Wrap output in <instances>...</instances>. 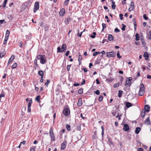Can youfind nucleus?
I'll return each instance as SVG.
<instances>
[{"mask_svg":"<svg viewBox=\"0 0 151 151\" xmlns=\"http://www.w3.org/2000/svg\"><path fill=\"white\" fill-rule=\"evenodd\" d=\"M150 106L148 105H145V108L143 109L141 112V116L144 118L145 114V112H149L150 111Z\"/></svg>","mask_w":151,"mask_h":151,"instance_id":"nucleus-1","label":"nucleus"},{"mask_svg":"<svg viewBox=\"0 0 151 151\" xmlns=\"http://www.w3.org/2000/svg\"><path fill=\"white\" fill-rule=\"evenodd\" d=\"M107 54L106 56L108 58L110 57H114L116 56V53L114 52V51H112L111 52H107Z\"/></svg>","mask_w":151,"mask_h":151,"instance_id":"nucleus-2","label":"nucleus"},{"mask_svg":"<svg viewBox=\"0 0 151 151\" xmlns=\"http://www.w3.org/2000/svg\"><path fill=\"white\" fill-rule=\"evenodd\" d=\"M132 80V77L127 78L126 79L125 85H127L129 86H130Z\"/></svg>","mask_w":151,"mask_h":151,"instance_id":"nucleus-3","label":"nucleus"},{"mask_svg":"<svg viewBox=\"0 0 151 151\" xmlns=\"http://www.w3.org/2000/svg\"><path fill=\"white\" fill-rule=\"evenodd\" d=\"M39 8V3L38 1L35 2L34 8V12H35Z\"/></svg>","mask_w":151,"mask_h":151,"instance_id":"nucleus-4","label":"nucleus"},{"mask_svg":"<svg viewBox=\"0 0 151 151\" xmlns=\"http://www.w3.org/2000/svg\"><path fill=\"white\" fill-rule=\"evenodd\" d=\"M70 113V111L68 109H65L63 110V113L66 116L68 115Z\"/></svg>","mask_w":151,"mask_h":151,"instance_id":"nucleus-5","label":"nucleus"},{"mask_svg":"<svg viewBox=\"0 0 151 151\" xmlns=\"http://www.w3.org/2000/svg\"><path fill=\"white\" fill-rule=\"evenodd\" d=\"M134 4L133 2L131 3L130 7L128 11L131 12L132 10L134 8Z\"/></svg>","mask_w":151,"mask_h":151,"instance_id":"nucleus-6","label":"nucleus"},{"mask_svg":"<svg viewBox=\"0 0 151 151\" xmlns=\"http://www.w3.org/2000/svg\"><path fill=\"white\" fill-rule=\"evenodd\" d=\"M67 142L66 141H64L63 143L61 145V149L62 150H64L66 147V144Z\"/></svg>","mask_w":151,"mask_h":151,"instance_id":"nucleus-7","label":"nucleus"},{"mask_svg":"<svg viewBox=\"0 0 151 151\" xmlns=\"http://www.w3.org/2000/svg\"><path fill=\"white\" fill-rule=\"evenodd\" d=\"M129 129V126L127 124L124 125L123 129L126 131H128Z\"/></svg>","mask_w":151,"mask_h":151,"instance_id":"nucleus-8","label":"nucleus"},{"mask_svg":"<svg viewBox=\"0 0 151 151\" xmlns=\"http://www.w3.org/2000/svg\"><path fill=\"white\" fill-rule=\"evenodd\" d=\"M145 123L147 125H151V122L150 121L149 118H147L146 119L145 121Z\"/></svg>","mask_w":151,"mask_h":151,"instance_id":"nucleus-9","label":"nucleus"},{"mask_svg":"<svg viewBox=\"0 0 151 151\" xmlns=\"http://www.w3.org/2000/svg\"><path fill=\"white\" fill-rule=\"evenodd\" d=\"M45 55H43V56L40 60V63L42 64H44L45 63Z\"/></svg>","mask_w":151,"mask_h":151,"instance_id":"nucleus-10","label":"nucleus"},{"mask_svg":"<svg viewBox=\"0 0 151 151\" xmlns=\"http://www.w3.org/2000/svg\"><path fill=\"white\" fill-rule=\"evenodd\" d=\"M67 49V46L65 44H64L61 47V50L63 52H65Z\"/></svg>","mask_w":151,"mask_h":151,"instance_id":"nucleus-11","label":"nucleus"},{"mask_svg":"<svg viewBox=\"0 0 151 151\" xmlns=\"http://www.w3.org/2000/svg\"><path fill=\"white\" fill-rule=\"evenodd\" d=\"M59 15L61 16H63L65 14V9L64 8L62 9L59 13Z\"/></svg>","mask_w":151,"mask_h":151,"instance_id":"nucleus-12","label":"nucleus"},{"mask_svg":"<svg viewBox=\"0 0 151 151\" xmlns=\"http://www.w3.org/2000/svg\"><path fill=\"white\" fill-rule=\"evenodd\" d=\"M14 55L11 56V58L9 59V60L8 62V65H9L10 64V63L14 59Z\"/></svg>","mask_w":151,"mask_h":151,"instance_id":"nucleus-13","label":"nucleus"},{"mask_svg":"<svg viewBox=\"0 0 151 151\" xmlns=\"http://www.w3.org/2000/svg\"><path fill=\"white\" fill-rule=\"evenodd\" d=\"M6 54V52L3 51L0 52V58H2Z\"/></svg>","mask_w":151,"mask_h":151,"instance_id":"nucleus-14","label":"nucleus"},{"mask_svg":"<svg viewBox=\"0 0 151 151\" xmlns=\"http://www.w3.org/2000/svg\"><path fill=\"white\" fill-rule=\"evenodd\" d=\"M123 92L122 91L119 90L118 91V96L119 98H121L122 96V95L123 93Z\"/></svg>","mask_w":151,"mask_h":151,"instance_id":"nucleus-15","label":"nucleus"},{"mask_svg":"<svg viewBox=\"0 0 151 151\" xmlns=\"http://www.w3.org/2000/svg\"><path fill=\"white\" fill-rule=\"evenodd\" d=\"M108 40H109L111 41V40H113V39H114V37L112 36V35H110V34H109L108 35Z\"/></svg>","mask_w":151,"mask_h":151,"instance_id":"nucleus-16","label":"nucleus"},{"mask_svg":"<svg viewBox=\"0 0 151 151\" xmlns=\"http://www.w3.org/2000/svg\"><path fill=\"white\" fill-rule=\"evenodd\" d=\"M140 130L141 129L140 127H137L136 128L135 130V132L136 134H138L140 131Z\"/></svg>","mask_w":151,"mask_h":151,"instance_id":"nucleus-17","label":"nucleus"},{"mask_svg":"<svg viewBox=\"0 0 151 151\" xmlns=\"http://www.w3.org/2000/svg\"><path fill=\"white\" fill-rule=\"evenodd\" d=\"M38 74L41 77H43L44 73L42 70H40L38 72Z\"/></svg>","mask_w":151,"mask_h":151,"instance_id":"nucleus-18","label":"nucleus"},{"mask_svg":"<svg viewBox=\"0 0 151 151\" xmlns=\"http://www.w3.org/2000/svg\"><path fill=\"white\" fill-rule=\"evenodd\" d=\"M143 56L145 58V59L146 60H147L148 58V55L147 52H145L144 53V54L143 55Z\"/></svg>","mask_w":151,"mask_h":151,"instance_id":"nucleus-19","label":"nucleus"},{"mask_svg":"<svg viewBox=\"0 0 151 151\" xmlns=\"http://www.w3.org/2000/svg\"><path fill=\"white\" fill-rule=\"evenodd\" d=\"M50 136L51 137V140L53 141H55V136L54 135V134H50Z\"/></svg>","mask_w":151,"mask_h":151,"instance_id":"nucleus-20","label":"nucleus"},{"mask_svg":"<svg viewBox=\"0 0 151 151\" xmlns=\"http://www.w3.org/2000/svg\"><path fill=\"white\" fill-rule=\"evenodd\" d=\"M139 91H144V86L143 83L141 84V87L140 88Z\"/></svg>","mask_w":151,"mask_h":151,"instance_id":"nucleus-21","label":"nucleus"},{"mask_svg":"<svg viewBox=\"0 0 151 151\" xmlns=\"http://www.w3.org/2000/svg\"><path fill=\"white\" fill-rule=\"evenodd\" d=\"M70 19L69 18H67L64 21L65 23L66 24H68L69 22Z\"/></svg>","mask_w":151,"mask_h":151,"instance_id":"nucleus-22","label":"nucleus"},{"mask_svg":"<svg viewBox=\"0 0 151 151\" xmlns=\"http://www.w3.org/2000/svg\"><path fill=\"white\" fill-rule=\"evenodd\" d=\"M80 98L78 100V101L77 103V105L78 106H81L82 105V103L81 101V99L80 100Z\"/></svg>","mask_w":151,"mask_h":151,"instance_id":"nucleus-23","label":"nucleus"},{"mask_svg":"<svg viewBox=\"0 0 151 151\" xmlns=\"http://www.w3.org/2000/svg\"><path fill=\"white\" fill-rule=\"evenodd\" d=\"M126 106L127 108H129V107L131 106H132V104L130 103H129V102H127L126 103Z\"/></svg>","mask_w":151,"mask_h":151,"instance_id":"nucleus-24","label":"nucleus"},{"mask_svg":"<svg viewBox=\"0 0 151 151\" xmlns=\"http://www.w3.org/2000/svg\"><path fill=\"white\" fill-rule=\"evenodd\" d=\"M101 59H98L95 62V64H99L101 61Z\"/></svg>","mask_w":151,"mask_h":151,"instance_id":"nucleus-25","label":"nucleus"},{"mask_svg":"<svg viewBox=\"0 0 151 151\" xmlns=\"http://www.w3.org/2000/svg\"><path fill=\"white\" fill-rule=\"evenodd\" d=\"M10 34V32L8 30H7L6 32L5 37L9 38Z\"/></svg>","mask_w":151,"mask_h":151,"instance_id":"nucleus-26","label":"nucleus"},{"mask_svg":"<svg viewBox=\"0 0 151 151\" xmlns=\"http://www.w3.org/2000/svg\"><path fill=\"white\" fill-rule=\"evenodd\" d=\"M49 26L47 24H46L44 27V29L45 31H48L49 29Z\"/></svg>","mask_w":151,"mask_h":151,"instance_id":"nucleus-27","label":"nucleus"},{"mask_svg":"<svg viewBox=\"0 0 151 151\" xmlns=\"http://www.w3.org/2000/svg\"><path fill=\"white\" fill-rule=\"evenodd\" d=\"M135 40L136 41H138L139 40V35L138 33H137L135 35Z\"/></svg>","mask_w":151,"mask_h":151,"instance_id":"nucleus-28","label":"nucleus"},{"mask_svg":"<svg viewBox=\"0 0 151 151\" xmlns=\"http://www.w3.org/2000/svg\"><path fill=\"white\" fill-rule=\"evenodd\" d=\"M144 92H145L144 91H139V96H142L144 94Z\"/></svg>","mask_w":151,"mask_h":151,"instance_id":"nucleus-29","label":"nucleus"},{"mask_svg":"<svg viewBox=\"0 0 151 151\" xmlns=\"http://www.w3.org/2000/svg\"><path fill=\"white\" fill-rule=\"evenodd\" d=\"M78 92L79 94L83 93V89L81 88L79 89L78 90Z\"/></svg>","mask_w":151,"mask_h":151,"instance_id":"nucleus-30","label":"nucleus"},{"mask_svg":"<svg viewBox=\"0 0 151 151\" xmlns=\"http://www.w3.org/2000/svg\"><path fill=\"white\" fill-rule=\"evenodd\" d=\"M40 96H38L36 97L35 98L36 101L38 102H40Z\"/></svg>","mask_w":151,"mask_h":151,"instance_id":"nucleus-31","label":"nucleus"},{"mask_svg":"<svg viewBox=\"0 0 151 151\" xmlns=\"http://www.w3.org/2000/svg\"><path fill=\"white\" fill-rule=\"evenodd\" d=\"M148 39L149 40L151 39V30H150L148 34Z\"/></svg>","mask_w":151,"mask_h":151,"instance_id":"nucleus-32","label":"nucleus"},{"mask_svg":"<svg viewBox=\"0 0 151 151\" xmlns=\"http://www.w3.org/2000/svg\"><path fill=\"white\" fill-rule=\"evenodd\" d=\"M57 52H62L63 51H62V50H61L60 48V47H58L57 48Z\"/></svg>","mask_w":151,"mask_h":151,"instance_id":"nucleus-33","label":"nucleus"},{"mask_svg":"<svg viewBox=\"0 0 151 151\" xmlns=\"http://www.w3.org/2000/svg\"><path fill=\"white\" fill-rule=\"evenodd\" d=\"M17 64L16 63H15L11 67L13 69H14L17 67Z\"/></svg>","mask_w":151,"mask_h":151,"instance_id":"nucleus-34","label":"nucleus"},{"mask_svg":"<svg viewBox=\"0 0 151 151\" xmlns=\"http://www.w3.org/2000/svg\"><path fill=\"white\" fill-rule=\"evenodd\" d=\"M119 83H116L114 84V85L113 86H114V88H116V87H118V86H119Z\"/></svg>","mask_w":151,"mask_h":151,"instance_id":"nucleus-35","label":"nucleus"},{"mask_svg":"<svg viewBox=\"0 0 151 151\" xmlns=\"http://www.w3.org/2000/svg\"><path fill=\"white\" fill-rule=\"evenodd\" d=\"M32 102V99L29 100V102L28 103V106H29V107H31Z\"/></svg>","mask_w":151,"mask_h":151,"instance_id":"nucleus-36","label":"nucleus"},{"mask_svg":"<svg viewBox=\"0 0 151 151\" xmlns=\"http://www.w3.org/2000/svg\"><path fill=\"white\" fill-rule=\"evenodd\" d=\"M43 56V55H38L37 57V58L38 60H40L42 57Z\"/></svg>","mask_w":151,"mask_h":151,"instance_id":"nucleus-37","label":"nucleus"},{"mask_svg":"<svg viewBox=\"0 0 151 151\" xmlns=\"http://www.w3.org/2000/svg\"><path fill=\"white\" fill-rule=\"evenodd\" d=\"M7 0H4L3 2V7L4 8H5L6 6V4L7 2Z\"/></svg>","mask_w":151,"mask_h":151,"instance_id":"nucleus-38","label":"nucleus"},{"mask_svg":"<svg viewBox=\"0 0 151 151\" xmlns=\"http://www.w3.org/2000/svg\"><path fill=\"white\" fill-rule=\"evenodd\" d=\"M116 55L118 58H122V56L120 55L119 51L117 52Z\"/></svg>","mask_w":151,"mask_h":151,"instance_id":"nucleus-39","label":"nucleus"},{"mask_svg":"<svg viewBox=\"0 0 151 151\" xmlns=\"http://www.w3.org/2000/svg\"><path fill=\"white\" fill-rule=\"evenodd\" d=\"M66 128L67 130L68 131H69L70 130V126L68 124H67L66 125Z\"/></svg>","mask_w":151,"mask_h":151,"instance_id":"nucleus-40","label":"nucleus"},{"mask_svg":"<svg viewBox=\"0 0 151 151\" xmlns=\"http://www.w3.org/2000/svg\"><path fill=\"white\" fill-rule=\"evenodd\" d=\"M100 53L101 52H94L93 53V56H95L98 54H100Z\"/></svg>","mask_w":151,"mask_h":151,"instance_id":"nucleus-41","label":"nucleus"},{"mask_svg":"<svg viewBox=\"0 0 151 151\" xmlns=\"http://www.w3.org/2000/svg\"><path fill=\"white\" fill-rule=\"evenodd\" d=\"M103 99V96H102L101 95L100 96V97L99 98V101L101 102L102 101Z\"/></svg>","mask_w":151,"mask_h":151,"instance_id":"nucleus-42","label":"nucleus"},{"mask_svg":"<svg viewBox=\"0 0 151 151\" xmlns=\"http://www.w3.org/2000/svg\"><path fill=\"white\" fill-rule=\"evenodd\" d=\"M122 29L123 31L125 30V28L126 27V26L124 25V24H122Z\"/></svg>","mask_w":151,"mask_h":151,"instance_id":"nucleus-43","label":"nucleus"},{"mask_svg":"<svg viewBox=\"0 0 151 151\" xmlns=\"http://www.w3.org/2000/svg\"><path fill=\"white\" fill-rule=\"evenodd\" d=\"M50 81L49 80H47V82L46 83H45V85L47 86H48V83L50 82Z\"/></svg>","mask_w":151,"mask_h":151,"instance_id":"nucleus-44","label":"nucleus"},{"mask_svg":"<svg viewBox=\"0 0 151 151\" xmlns=\"http://www.w3.org/2000/svg\"><path fill=\"white\" fill-rule=\"evenodd\" d=\"M143 18L145 19V20H147L148 19V17H147L146 15V14H145L143 15Z\"/></svg>","mask_w":151,"mask_h":151,"instance_id":"nucleus-45","label":"nucleus"},{"mask_svg":"<svg viewBox=\"0 0 151 151\" xmlns=\"http://www.w3.org/2000/svg\"><path fill=\"white\" fill-rule=\"evenodd\" d=\"M94 93L97 95H99L100 94V92L98 90H97L96 91H94Z\"/></svg>","mask_w":151,"mask_h":151,"instance_id":"nucleus-46","label":"nucleus"},{"mask_svg":"<svg viewBox=\"0 0 151 151\" xmlns=\"http://www.w3.org/2000/svg\"><path fill=\"white\" fill-rule=\"evenodd\" d=\"M71 65H68L67 66V70L68 71H69L70 70V68L71 67Z\"/></svg>","mask_w":151,"mask_h":151,"instance_id":"nucleus-47","label":"nucleus"},{"mask_svg":"<svg viewBox=\"0 0 151 151\" xmlns=\"http://www.w3.org/2000/svg\"><path fill=\"white\" fill-rule=\"evenodd\" d=\"M77 129L78 130L80 131L81 130V125H78L77 127Z\"/></svg>","mask_w":151,"mask_h":151,"instance_id":"nucleus-48","label":"nucleus"},{"mask_svg":"<svg viewBox=\"0 0 151 151\" xmlns=\"http://www.w3.org/2000/svg\"><path fill=\"white\" fill-rule=\"evenodd\" d=\"M114 31L116 32H120V30L118 28H116L115 29Z\"/></svg>","mask_w":151,"mask_h":151,"instance_id":"nucleus-49","label":"nucleus"},{"mask_svg":"<svg viewBox=\"0 0 151 151\" xmlns=\"http://www.w3.org/2000/svg\"><path fill=\"white\" fill-rule=\"evenodd\" d=\"M123 14H119V16L120 17V19L121 20H122L123 19Z\"/></svg>","mask_w":151,"mask_h":151,"instance_id":"nucleus-50","label":"nucleus"},{"mask_svg":"<svg viewBox=\"0 0 151 151\" xmlns=\"http://www.w3.org/2000/svg\"><path fill=\"white\" fill-rule=\"evenodd\" d=\"M49 133H50V134H54V133H53L52 130V129H50Z\"/></svg>","mask_w":151,"mask_h":151,"instance_id":"nucleus-51","label":"nucleus"},{"mask_svg":"<svg viewBox=\"0 0 151 151\" xmlns=\"http://www.w3.org/2000/svg\"><path fill=\"white\" fill-rule=\"evenodd\" d=\"M102 28H103V29L105 28L106 27V24H104V23H103L102 24Z\"/></svg>","mask_w":151,"mask_h":151,"instance_id":"nucleus-52","label":"nucleus"},{"mask_svg":"<svg viewBox=\"0 0 151 151\" xmlns=\"http://www.w3.org/2000/svg\"><path fill=\"white\" fill-rule=\"evenodd\" d=\"M108 140L111 144L112 145H113V142H112L111 139L110 138H109Z\"/></svg>","mask_w":151,"mask_h":151,"instance_id":"nucleus-53","label":"nucleus"},{"mask_svg":"<svg viewBox=\"0 0 151 151\" xmlns=\"http://www.w3.org/2000/svg\"><path fill=\"white\" fill-rule=\"evenodd\" d=\"M111 7L112 9H114L116 7V5L115 4H112L111 5Z\"/></svg>","mask_w":151,"mask_h":151,"instance_id":"nucleus-54","label":"nucleus"},{"mask_svg":"<svg viewBox=\"0 0 151 151\" xmlns=\"http://www.w3.org/2000/svg\"><path fill=\"white\" fill-rule=\"evenodd\" d=\"M37 60L36 59H35L34 61V63L35 65H36V66L38 65L37 63Z\"/></svg>","mask_w":151,"mask_h":151,"instance_id":"nucleus-55","label":"nucleus"},{"mask_svg":"<svg viewBox=\"0 0 151 151\" xmlns=\"http://www.w3.org/2000/svg\"><path fill=\"white\" fill-rule=\"evenodd\" d=\"M80 116H81V117L83 119H87L86 117L83 116L82 114V113L81 114Z\"/></svg>","mask_w":151,"mask_h":151,"instance_id":"nucleus-56","label":"nucleus"},{"mask_svg":"<svg viewBox=\"0 0 151 151\" xmlns=\"http://www.w3.org/2000/svg\"><path fill=\"white\" fill-rule=\"evenodd\" d=\"M82 60V56L81 55H79L78 56V61H79V60L81 61Z\"/></svg>","mask_w":151,"mask_h":151,"instance_id":"nucleus-57","label":"nucleus"},{"mask_svg":"<svg viewBox=\"0 0 151 151\" xmlns=\"http://www.w3.org/2000/svg\"><path fill=\"white\" fill-rule=\"evenodd\" d=\"M140 41L142 43V45H143L144 43V40L143 39V38L140 39Z\"/></svg>","mask_w":151,"mask_h":151,"instance_id":"nucleus-58","label":"nucleus"},{"mask_svg":"<svg viewBox=\"0 0 151 151\" xmlns=\"http://www.w3.org/2000/svg\"><path fill=\"white\" fill-rule=\"evenodd\" d=\"M69 53H70V51L68 50L66 52L65 54V55H66V56H68L69 55Z\"/></svg>","mask_w":151,"mask_h":151,"instance_id":"nucleus-59","label":"nucleus"},{"mask_svg":"<svg viewBox=\"0 0 151 151\" xmlns=\"http://www.w3.org/2000/svg\"><path fill=\"white\" fill-rule=\"evenodd\" d=\"M96 81L97 84H100V82L99 81L98 79H96Z\"/></svg>","mask_w":151,"mask_h":151,"instance_id":"nucleus-60","label":"nucleus"},{"mask_svg":"<svg viewBox=\"0 0 151 151\" xmlns=\"http://www.w3.org/2000/svg\"><path fill=\"white\" fill-rule=\"evenodd\" d=\"M70 0H66V1L64 2V4L65 5H67L69 1Z\"/></svg>","mask_w":151,"mask_h":151,"instance_id":"nucleus-61","label":"nucleus"},{"mask_svg":"<svg viewBox=\"0 0 151 151\" xmlns=\"http://www.w3.org/2000/svg\"><path fill=\"white\" fill-rule=\"evenodd\" d=\"M27 109H28V111L29 112H31V107H29V106H28Z\"/></svg>","mask_w":151,"mask_h":151,"instance_id":"nucleus-62","label":"nucleus"},{"mask_svg":"<svg viewBox=\"0 0 151 151\" xmlns=\"http://www.w3.org/2000/svg\"><path fill=\"white\" fill-rule=\"evenodd\" d=\"M112 114L114 116H116V112L115 111H113L112 112Z\"/></svg>","mask_w":151,"mask_h":151,"instance_id":"nucleus-63","label":"nucleus"},{"mask_svg":"<svg viewBox=\"0 0 151 151\" xmlns=\"http://www.w3.org/2000/svg\"><path fill=\"white\" fill-rule=\"evenodd\" d=\"M138 151H144V150L142 148H139Z\"/></svg>","mask_w":151,"mask_h":151,"instance_id":"nucleus-64","label":"nucleus"}]
</instances>
